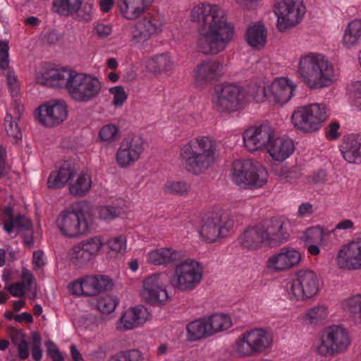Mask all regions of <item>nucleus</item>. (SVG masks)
<instances>
[{
	"label": "nucleus",
	"instance_id": "nucleus-12",
	"mask_svg": "<svg viewBox=\"0 0 361 361\" xmlns=\"http://www.w3.org/2000/svg\"><path fill=\"white\" fill-rule=\"evenodd\" d=\"M326 117V105L314 103L297 108L291 116V122L296 129L311 133L319 130Z\"/></svg>",
	"mask_w": 361,
	"mask_h": 361
},
{
	"label": "nucleus",
	"instance_id": "nucleus-16",
	"mask_svg": "<svg viewBox=\"0 0 361 361\" xmlns=\"http://www.w3.org/2000/svg\"><path fill=\"white\" fill-rule=\"evenodd\" d=\"M165 278L164 274L157 273L144 279L140 295L145 302L154 306H161L171 300L164 283Z\"/></svg>",
	"mask_w": 361,
	"mask_h": 361
},
{
	"label": "nucleus",
	"instance_id": "nucleus-45",
	"mask_svg": "<svg viewBox=\"0 0 361 361\" xmlns=\"http://www.w3.org/2000/svg\"><path fill=\"white\" fill-rule=\"evenodd\" d=\"M212 336L231 327L232 320L229 315L224 313H216L207 317Z\"/></svg>",
	"mask_w": 361,
	"mask_h": 361
},
{
	"label": "nucleus",
	"instance_id": "nucleus-22",
	"mask_svg": "<svg viewBox=\"0 0 361 361\" xmlns=\"http://www.w3.org/2000/svg\"><path fill=\"white\" fill-rule=\"evenodd\" d=\"M336 262L341 269H361V238H355L342 245L337 251Z\"/></svg>",
	"mask_w": 361,
	"mask_h": 361
},
{
	"label": "nucleus",
	"instance_id": "nucleus-34",
	"mask_svg": "<svg viewBox=\"0 0 361 361\" xmlns=\"http://www.w3.org/2000/svg\"><path fill=\"white\" fill-rule=\"evenodd\" d=\"M343 159L350 164L361 163V139L355 135L345 137L340 145Z\"/></svg>",
	"mask_w": 361,
	"mask_h": 361
},
{
	"label": "nucleus",
	"instance_id": "nucleus-13",
	"mask_svg": "<svg viewBox=\"0 0 361 361\" xmlns=\"http://www.w3.org/2000/svg\"><path fill=\"white\" fill-rule=\"evenodd\" d=\"M305 11L302 0H277L274 6L277 28L285 32L295 27L302 20Z\"/></svg>",
	"mask_w": 361,
	"mask_h": 361
},
{
	"label": "nucleus",
	"instance_id": "nucleus-40",
	"mask_svg": "<svg viewBox=\"0 0 361 361\" xmlns=\"http://www.w3.org/2000/svg\"><path fill=\"white\" fill-rule=\"evenodd\" d=\"M92 186V178L90 172L82 171L75 180L69 184V192L75 197H84L90 190Z\"/></svg>",
	"mask_w": 361,
	"mask_h": 361
},
{
	"label": "nucleus",
	"instance_id": "nucleus-14",
	"mask_svg": "<svg viewBox=\"0 0 361 361\" xmlns=\"http://www.w3.org/2000/svg\"><path fill=\"white\" fill-rule=\"evenodd\" d=\"M112 279L105 275H87L68 286L69 291L77 296L92 297L112 289Z\"/></svg>",
	"mask_w": 361,
	"mask_h": 361
},
{
	"label": "nucleus",
	"instance_id": "nucleus-44",
	"mask_svg": "<svg viewBox=\"0 0 361 361\" xmlns=\"http://www.w3.org/2000/svg\"><path fill=\"white\" fill-rule=\"evenodd\" d=\"M83 1L84 0H54L53 11L60 16H72L79 11Z\"/></svg>",
	"mask_w": 361,
	"mask_h": 361
},
{
	"label": "nucleus",
	"instance_id": "nucleus-52",
	"mask_svg": "<svg viewBox=\"0 0 361 361\" xmlns=\"http://www.w3.org/2000/svg\"><path fill=\"white\" fill-rule=\"evenodd\" d=\"M108 252L122 255L126 252L127 240L123 235H120L106 240Z\"/></svg>",
	"mask_w": 361,
	"mask_h": 361
},
{
	"label": "nucleus",
	"instance_id": "nucleus-48",
	"mask_svg": "<svg viewBox=\"0 0 361 361\" xmlns=\"http://www.w3.org/2000/svg\"><path fill=\"white\" fill-rule=\"evenodd\" d=\"M119 304V299L113 295L99 297L93 304V307L103 314H110L116 310Z\"/></svg>",
	"mask_w": 361,
	"mask_h": 361
},
{
	"label": "nucleus",
	"instance_id": "nucleus-55",
	"mask_svg": "<svg viewBox=\"0 0 361 361\" xmlns=\"http://www.w3.org/2000/svg\"><path fill=\"white\" fill-rule=\"evenodd\" d=\"M276 175L282 182H292L301 176V173L296 167L282 166L276 171Z\"/></svg>",
	"mask_w": 361,
	"mask_h": 361
},
{
	"label": "nucleus",
	"instance_id": "nucleus-19",
	"mask_svg": "<svg viewBox=\"0 0 361 361\" xmlns=\"http://www.w3.org/2000/svg\"><path fill=\"white\" fill-rule=\"evenodd\" d=\"M232 227L231 221L213 214L203 220L199 233L202 240L213 243L226 238Z\"/></svg>",
	"mask_w": 361,
	"mask_h": 361
},
{
	"label": "nucleus",
	"instance_id": "nucleus-15",
	"mask_svg": "<svg viewBox=\"0 0 361 361\" xmlns=\"http://www.w3.org/2000/svg\"><path fill=\"white\" fill-rule=\"evenodd\" d=\"M145 151V140L139 135H130L120 143L115 154V161L121 169H128L141 158Z\"/></svg>",
	"mask_w": 361,
	"mask_h": 361
},
{
	"label": "nucleus",
	"instance_id": "nucleus-63",
	"mask_svg": "<svg viewBox=\"0 0 361 361\" xmlns=\"http://www.w3.org/2000/svg\"><path fill=\"white\" fill-rule=\"evenodd\" d=\"M81 326L85 329L89 331H94L97 328V320L95 316L89 314L87 316L82 317L80 319Z\"/></svg>",
	"mask_w": 361,
	"mask_h": 361
},
{
	"label": "nucleus",
	"instance_id": "nucleus-49",
	"mask_svg": "<svg viewBox=\"0 0 361 361\" xmlns=\"http://www.w3.org/2000/svg\"><path fill=\"white\" fill-rule=\"evenodd\" d=\"M80 242L92 258L97 257L106 245V239L102 235H96Z\"/></svg>",
	"mask_w": 361,
	"mask_h": 361
},
{
	"label": "nucleus",
	"instance_id": "nucleus-11",
	"mask_svg": "<svg viewBox=\"0 0 361 361\" xmlns=\"http://www.w3.org/2000/svg\"><path fill=\"white\" fill-rule=\"evenodd\" d=\"M102 89V82L97 76L75 71L67 92L73 101L87 103L97 98Z\"/></svg>",
	"mask_w": 361,
	"mask_h": 361
},
{
	"label": "nucleus",
	"instance_id": "nucleus-24",
	"mask_svg": "<svg viewBox=\"0 0 361 361\" xmlns=\"http://www.w3.org/2000/svg\"><path fill=\"white\" fill-rule=\"evenodd\" d=\"M296 85L286 77L276 78L269 80V103L283 106L293 97Z\"/></svg>",
	"mask_w": 361,
	"mask_h": 361
},
{
	"label": "nucleus",
	"instance_id": "nucleus-3",
	"mask_svg": "<svg viewBox=\"0 0 361 361\" xmlns=\"http://www.w3.org/2000/svg\"><path fill=\"white\" fill-rule=\"evenodd\" d=\"M295 67L297 77L312 90L329 87L337 79L334 64L322 53L308 52L300 55Z\"/></svg>",
	"mask_w": 361,
	"mask_h": 361
},
{
	"label": "nucleus",
	"instance_id": "nucleus-47",
	"mask_svg": "<svg viewBox=\"0 0 361 361\" xmlns=\"http://www.w3.org/2000/svg\"><path fill=\"white\" fill-rule=\"evenodd\" d=\"M191 189L190 184L185 180H168L163 185L165 193L185 196Z\"/></svg>",
	"mask_w": 361,
	"mask_h": 361
},
{
	"label": "nucleus",
	"instance_id": "nucleus-46",
	"mask_svg": "<svg viewBox=\"0 0 361 361\" xmlns=\"http://www.w3.org/2000/svg\"><path fill=\"white\" fill-rule=\"evenodd\" d=\"M343 306L354 322L361 324V293L346 298L343 302Z\"/></svg>",
	"mask_w": 361,
	"mask_h": 361
},
{
	"label": "nucleus",
	"instance_id": "nucleus-43",
	"mask_svg": "<svg viewBox=\"0 0 361 361\" xmlns=\"http://www.w3.org/2000/svg\"><path fill=\"white\" fill-rule=\"evenodd\" d=\"M325 235V232L319 226L312 227L306 231L305 233V243L309 254L313 256L319 255L320 248L314 243L317 241L322 243Z\"/></svg>",
	"mask_w": 361,
	"mask_h": 361
},
{
	"label": "nucleus",
	"instance_id": "nucleus-6",
	"mask_svg": "<svg viewBox=\"0 0 361 361\" xmlns=\"http://www.w3.org/2000/svg\"><path fill=\"white\" fill-rule=\"evenodd\" d=\"M273 341V334L270 331L264 328H254L244 331L236 338L233 352L238 357H250L270 350Z\"/></svg>",
	"mask_w": 361,
	"mask_h": 361
},
{
	"label": "nucleus",
	"instance_id": "nucleus-37",
	"mask_svg": "<svg viewBox=\"0 0 361 361\" xmlns=\"http://www.w3.org/2000/svg\"><path fill=\"white\" fill-rule=\"evenodd\" d=\"M75 174L74 168L68 164H64L59 169L52 171L48 178L47 185L49 188L58 189L63 188Z\"/></svg>",
	"mask_w": 361,
	"mask_h": 361
},
{
	"label": "nucleus",
	"instance_id": "nucleus-33",
	"mask_svg": "<svg viewBox=\"0 0 361 361\" xmlns=\"http://www.w3.org/2000/svg\"><path fill=\"white\" fill-rule=\"evenodd\" d=\"M145 67L154 75L167 74L175 67L174 61L169 52L154 54L146 60Z\"/></svg>",
	"mask_w": 361,
	"mask_h": 361
},
{
	"label": "nucleus",
	"instance_id": "nucleus-10",
	"mask_svg": "<svg viewBox=\"0 0 361 361\" xmlns=\"http://www.w3.org/2000/svg\"><path fill=\"white\" fill-rule=\"evenodd\" d=\"M203 279V268L198 261L188 258L176 263L170 279L171 286L180 292L195 289Z\"/></svg>",
	"mask_w": 361,
	"mask_h": 361
},
{
	"label": "nucleus",
	"instance_id": "nucleus-36",
	"mask_svg": "<svg viewBox=\"0 0 361 361\" xmlns=\"http://www.w3.org/2000/svg\"><path fill=\"white\" fill-rule=\"evenodd\" d=\"M267 29L260 21L250 24L246 30L245 40L252 47L260 49L267 42Z\"/></svg>",
	"mask_w": 361,
	"mask_h": 361
},
{
	"label": "nucleus",
	"instance_id": "nucleus-53",
	"mask_svg": "<svg viewBox=\"0 0 361 361\" xmlns=\"http://www.w3.org/2000/svg\"><path fill=\"white\" fill-rule=\"evenodd\" d=\"M120 137V130L116 125L106 124L99 130V139L106 143H111L118 140Z\"/></svg>",
	"mask_w": 361,
	"mask_h": 361
},
{
	"label": "nucleus",
	"instance_id": "nucleus-62",
	"mask_svg": "<svg viewBox=\"0 0 361 361\" xmlns=\"http://www.w3.org/2000/svg\"><path fill=\"white\" fill-rule=\"evenodd\" d=\"M313 213V204L309 202H305L298 206L297 216L300 219H305L310 217Z\"/></svg>",
	"mask_w": 361,
	"mask_h": 361
},
{
	"label": "nucleus",
	"instance_id": "nucleus-54",
	"mask_svg": "<svg viewBox=\"0 0 361 361\" xmlns=\"http://www.w3.org/2000/svg\"><path fill=\"white\" fill-rule=\"evenodd\" d=\"M109 92L113 97L111 104L116 108L121 107L128 97V93L121 85L112 87Z\"/></svg>",
	"mask_w": 361,
	"mask_h": 361
},
{
	"label": "nucleus",
	"instance_id": "nucleus-20",
	"mask_svg": "<svg viewBox=\"0 0 361 361\" xmlns=\"http://www.w3.org/2000/svg\"><path fill=\"white\" fill-rule=\"evenodd\" d=\"M274 135V128L268 125L252 126L243 133V143L245 148L250 152L267 149Z\"/></svg>",
	"mask_w": 361,
	"mask_h": 361
},
{
	"label": "nucleus",
	"instance_id": "nucleus-61",
	"mask_svg": "<svg viewBox=\"0 0 361 361\" xmlns=\"http://www.w3.org/2000/svg\"><path fill=\"white\" fill-rule=\"evenodd\" d=\"M8 44L6 42L0 41V68L6 70L8 67Z\"/></svg>",
	"mask_w": 361,
	"mask_h": 361
},
{
	"label": "nucleus",
	"instance_id": "nucleus-31",
	"mask_svg": "<svg viewBox=\"0 0 361 361\" xmlns=\"http://www.w3.org/2000/svg\"><path fill=\"white\" fill-rule=\"evenodd\" d=\"M295 151L292 140L287 137L274 136L270 142L267 152L270 157L277 162H283L290 157Z\"/></svg>",
	"mask_w": 361,
	"mask_h": 361
},
{
	"label": "nucleus",
	"instance_id": "nucleus-5",
	"mask_svg": "<svg viewBox=\"0 0 361 361\" xmlns=\"http://www.w3.org/2000/svg\"><path fill=\"white\" fill-rule=\"evenodd\" d=\"M230 177L232 182L243 189H257L268 181L267 170L259 162L252 159L235 160L231 165Z\"/></svg>",
	"mask_w": 361,
	"mask_h": 361
},
{
	"label": "nucleus",
	"instance_id": "nucleus-29",
	"mask_svg": "<svg viewBox=\"0 0 361 361\" xmlns=\"http://www.w3.org/2000/svg\"><path fill=\"white\" fill-rule=\"evenodd\" d=\"M162 24L154 18H144L137 21L132 30L133 39L137 43H142L152 36L161 32Z\"/></svg>",
	"mask_w": 361,
	"mask_h": 361
},
{
	"label": "nucleus",
	"instance_id": "nucleus-9",
	"mask_svg": "<svg viewBox=\"0 0 361 361\" xmlns=\"http://www.w3.org/2000/svg\"><path fill=\"white\" fill-rule=\"evenodd\" d=\"M244 99L245 92L240 85L224 82L215 86L212 103L216 111L228 116L241 109Z\"/></svg>",
	"mask_w": 361,
	"mask_h": 361
},
{
	"label": "nucleus",
	"instance_id": "nucleus-50",
	"mask_svg": "<svg viewBox=\"0 0 361 361\" xmlns=\"http://www.w3.org/2000/svg\"><path fill=\"white\" fill-rule=\"evenodd\" d=\"M68 256L71 261L78 265H83L93 259L85 246L80 242L75 244L69 251Z\"/></svg>",
	"mask_w": 361,
	"mask_h": 361
},
{
	"label": "nucleus",
	"instance_id": "nucleus-27",
	"mask_svg": "<svg viewBox=\"0 0 361 361\" xmlns=\"http://www.w3.org/2000/svg\"><path fill=\"white\" fill-rule=\"evenodd\" d=\"M224 65L218 60H207L198 64L193 71V78L198 85L219 80L224 74Z\"/></svg>",
	"mask_w": 361,
	"mask_h": 361
},
{
	"label": "nucleus",
	"instance_id": "nucleus-51",
	"mask_svg": "<svg viewBox=\"0 0 361 361\" xmlns=\"http://www.w3.org/2000/svg\"><path fill=\"white\" fill-rule=\"evenodd\" d=\"M97 214L99 219L111 222L121 216V208L114 204L101 205L97 207Z\"/></svg>",
	"mask_w": 361,
	"mask_h": 361
},
{
	"label": "nucleus",
	"instance_id": "nucleus-60",
	"mask_svg": "<svg viewBox=\"0 0 361 361\" xmlns=\"http://www.w3.org/2000/svg\"><path fill=\"white\" fill-rule=\"evenodd\" d=\"M94 6L92 3L87 2L78 11V18L85 22H89L93 18Z\"/></svg>",
	"mask_w": 361,
	"mask_h": 361
},
{
	"label": "nucleus",
	"instance_id": "nucleus-56",
	"mask_svg": "<svg viewBox=\"0 0 361 361\" xmlns=\"http://www.w3.org/2000/svg\"><path fill=\"white\" fill-rule=\"evenodd\" d=\"M112 32V27L110 24L104 22H96L93 25L92 34L99 39H105Z\"/></svg>",
	"mask_w": 361,
	"mask_h": 361
},
{
	"label": "nucleus",
	"instance_id": "nucleus-38",
	"mask_svg": "<svg viewBox=\"0 0 361 361\" xmlns=\"http://www.w3.org/2000/svg\"><path fill=\"white\" fill-rule=\"evenodd\" d=\"M247 93L257 103H269V80L260 78L252 81L248 85Z\"/></svg>",
	"mask_w": 361,
	"mask_h": 361
},
{
	"label": "nucleus",
	"instance_id": "nucleus-32",
	"mask_svg": "<svg viewBox=\"0 0 361 361\" xmlns=\"http://www.w3.org/2000/svg\"><path fill=\"white\" fill-rule=\"evenodd\" d=\"M154 1V0H118V6L124 18L133 20L141 17Z\"/></svg>",
	"mask_w": 361,
	"mask_h": 361
},
{
	"label": "nucleus",
	"instance_id": "nucleus-4",
	"mask_svg": "<svg viewBox=\"0 0 361 361\" xmlns=\"http://www.w3.org/2000/svg\"><path fill=\"white\" fill-rule=\"evenodd\" d=\"M282 287L288 300L298 302L314 298L319 292L320 282L314 271L303 269L286 279Z\"/></svg>",
	"mask_w": 361,
	"mask_h": 361
},
{
	"label": "nucleus",
	"instance_id": "nucleus-30",
	"mask_svg": "<svg viewBox=\"0 0 361 361\" xmlns=\"http://www.w3.org/2000/svg\"><path fill=\"white\" fill-rule=\"evenodd\" d=\"M239 244L248 250H256L265 246L263 224H258L247 227L238 238Z\"/></svg>",
	"mask_w": 361,
	"mask_h": 361
},
{
	"label": "nucleus",
	"instance_id": "nucleus-64",
	"mask_svg": "<svg viewBox=\"0 0 361 361\" xmlns=\"http://www.w3.org/2000/svg\"><path fill=\"white\" fill-rule=\"evenodd\" d=\"M354 91L353 93V104L361 111V80L356 81L353 85Z\"/></svg>",
	"mask_w": 361,
	"mask_h": 361
},
{
	"label": "nucleus",
	"instance_id": "nucleus-58",
	"mask_svg": "<svg viewBox=\"0 0 361 361\" xmlns=\"http://www.w3.org/2000/svg\"><path fill=\"white\" fill-rule=\"evenodd\" d=\"M32 347L31 353L35 361H40L42 357V350L41 347L42 339L39 334L35 332L32 334Z\"/></svg>",
	"mask_w": 361,
	"mask_h": 361
},
{
	"label": "nucleus",
	"instance_id": "nucleus-21",
	"mask_svg": "<svg viewBox=\"0 0 361 361\" xmlns=\"http://www.w3.org/2000/svg\"><path fill=\"white\" fill-rule=\"evenodd\" d=\"M151 314L148 309L138 305L126 309L116 322L117 331L126 332L143 326L150 319Z\"/></svg>",
	"mask_w": 361,
	"mask_h": 361
},
{
	"label": "nucleus",
	"instance_id": "nucleus-57",
	"mask_svg": "<svg viewBox=\"0 0 361 361\" xmlns=\"http://www.w3.org/2000/svg\"><path fill=\"white\" fill-rule=\"evenodd\" d=\"M5 130L9 137L15 139L21 137V133L18 125L17 122L13 119L10 114H7L5 117Z\"/></svg>",
	"mask_w": 361,
	"mask_h": 361
},
{
	"label": "nucleus",
	"instance_id": "nucleus-26",
	"mask_svg": "<svg viewBox=\"0 0 361 361\" xmlns=\"http://www.w3.org/2000/svg\"><path fill=\"white\" fill-rule=\"evenodd\" d=\"M0 221L4 231L12 238L16 237L19 231H28L32 228L30 221L25 216L15 213L11 206L6 207L1 212Z\"/></svg>",
	"mask_w": 361,
	"mask_h": 361
},
{
	"label": "nucleus",
	"instance_id": "nucleus-18",
	"mask_svg": "<svg viewBox=\"0 0 361 361\" xmlns=\"http://www.w3.org/2000/svg\"><path fill=\"white\" fill-rule=\"evenodd\" d=\"M68 115V106L63 99H53L41 104L35 111L37 121L45 127L61 125Z\"/></svg>",
	"mask_w": 361,
	"mask_h": 361
},
{
	"label": "nucleus",
	"instance_id": "nucleus-23",
	"mask_svg": "<svg viewBox=\"0 0 361 361\" xmlns=\"http://www.w3.org/2000/svg\"><path fill=\"white\" fill-rule=\"evenodd\" d=\"M74 72L64 67H49L37 73L36 81L41 85L64 88L67 91Z\"/></svg>",
	"mask_w": 361,
	"mask_h": 361
},
{
	"label": "nucleus",
	"instance_id": "nucleus-28",
	"mask_svg": "<svg viewBox=\"0 0 361 361\" xmlns=\"http://www.w3.org/2000/svg\"><path fill=\"white\" fill-rule=\"evenodd\" d=\"M183 258L181 251L172 247H159L146 253L147 263L154 266L168 267L176 264Z\"/></svg>",
	"mask_w": 361,
	"mask_h": 361
},
{
	"label": "nucleus",
	"instance_id": "nucleus-41",
	"mask_svg": "<svg viewBox=\"0 0 361 361\" xmlns=\"http://www.w3.org/2000/svg\"><path fill=\"white\" fill-rule=\"evenodd\" d=\"M187 334L190 341L211 336L212 333L207 317L190 322L187 326Z\"/></svg>",
	"mask_w": 361,
	"mask_h": 361
},
{
	"label": "nucleus",
	"instance_id": "nucleus-1",
	"mask_svg": "<svg viewBox=\"0 0 361 361\" xmlns=\"http://www.w3.org/2000/svg\"><path fill=\"white\" fill-rule=\"evenodd\" d=\"M193 22L201 23L197 48L206 55H216L226 49L234 37V26L228 21L226 11L218 5L202 4L195 6L190 14Z\"/></svg>",
	"mask_w": 361,
	"mask_h": 361
},
{
	"label": "nucleus",
	"instance_id": "nucleus-7",
	"mask_svg": "<svg viewBox=\"0 0 361 361\" xmlns=\"http://www.w3.org/2000/svg\"><path fill=\"white\" fill-rule=\"evenodd\" d=\"M94 221L82 210L67 209L57 216L56 226L61 235L77 239L87 235L93 228Z\"/></svg>",
	"mask_w": 361,
	"mask_h": 361
},
{
	"label": "nucleus",
	"instance_id": "nucleus-35",
	"mask_svg": "<svg viewBox=\"0 0 361 361\" xmlns=\"http://www.w3.org/2000/svg\"><path fill=\"white\" fill-rule=\"evenodd\" d=\"M329 314L327 305L317 304L307 309L300 316L301 322L307 326H317L324 324Z\"/></svg>",
	"mask_w": 361,
	"mask_h": 361
},
{
	"label": "nucleus",
	"instance_id": "nucleus-17",
	"mask_svg": "<svg viewBox=\"0 0 361 361\" xmlns=\"http://www.w3.org/2000/svg\"><path fill=\"white\" fill-rule=\"evenodd\" d=\"M302 253L296 247L286 245L268 257L266 268L272 273L289 271L300 266Z\"/></svg>",
	"mask_w": 361,
	"mask_h": 361
},
{
	"label": "nucleus",
	"instance_id": "nucleus-42",
	"mask_svg": "<svg viewBox=\"0 0 361 361\" xmlns=\"http://www.w3.org/2000/svg\"><path fill=\"white\" fill-rule=\"evenodd\" d=\"M361 41V20L354 19L348 23L344 30L342 43L345 47H351Z\"/></svg>",
	"mask_w": 361,
	"mask_h": 361
},
{
	"label": "nucleus",
	"instance_id": "nucleus-8",
	"mask_svg": "<svg viewBox=\"0 0 361 361\" xmlns=\"http://www.w3.org/2000/svg\"><path fill=\"white\" fill-rule=\"evenodd\" d=\"M351 343L352 338L346 328L332 325L323 331L314 345V351L322 357L334 356L346 352Z\"/></svg>",
	"mask_w": 361,
	"mask_h": 361
},
{
	"label": "nucleus",
	"instance_id": "nucleus-39",
	"mask_svg": "<svg viewBox=\"0 0 361 361\" xmlns=\"http://www.w3.org/2000/svg\"><path fill=\"white\" fill-rule=\"evenodd\" d=\"M35 285V277L32 272L23 267L21 272V281L13 283L8 286V290L13 297H22L32 289Z\"/></svg>",
	"mask_w": 361,
	"mask_h": 361
},
{
	"label": "nucleus",
	"instance_id": "nucleus-25",
	"mask_svg": "<svg viewBox=\"0 0 361 361\" xmlns=\"http://www.w3.org/2000/svg\"><path fill=\"white\" fill-rule=\"evenodd\" d=\"M263 224L265 246H278L286 243L290 235L287 231L288 223L281 218H273Z\"/></svg>",
	"mask_w": 361,
	"mask_h": 361
},
{
	"label": "nucleus",
	"instance_id": "nucleus-59",
	"mask_svg": "<svg viewBox=\"0 0 361 361\" xmlns=\"http://www.w3.org/2000/svg\"><path fill=\"white\" fill-rule=\"evenodd\" d=\"M47 351L52 361H63L65 360L62 353L59 350L57 345L52 341H47L45 342Z\"/></svg>",
	"mask_w": 361,
	"mask_h": 361
},
{
	"label": "nucleus",
	"instance_id": "nucleus-2",
	"mask_svg": "<svg viewBox=\"0 0 361 361\" xmlns=\"http://www.w3.org/2000/svg\"><path fill=\"white\" fill-rule=\"evenodd\" d=\"M179 157L188 173L202 174L216 164L219 157L218 144L212 136H197L181 145Z\"/></svg>",
	"mask_w": 361,
	"mask_h": 361
}]
</instances>
